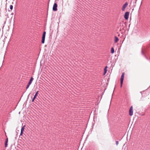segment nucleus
Instances as JSON below:
<instances>
[{
  "label": "nucleus",
  "mask_w": 150,
  "mask_h": 150,
  "mask_svg": "<svg viewBox=\"0 0 150 150\" xmlns=\"http://www.w3.org/2000/svg\"><path fill=\"white\" fill-rule=\"evenodd\" d=\"M145 58L146 59H147V57L146 56H145Z\"/></svg>",
  "instance_id": "20"
},
{
  "label": "nucleus",
  "mask_w": 150,
  "mask_h": 150,
  "mask_svg": "<svg viewBox=\"0 0 150 150\" xmlns=\"http://www.w3.org/2000/svg\"><path fill=\"white\" fill-rule=\"evenodd\" d=\"M25 127V125L24 126L22 127V128L21 129V131L23 132L24 130V127Z\"/></svg>",
  "instance_id": "13"
},
{
  "label": "nucleus",
  "mask_w": 150,
  "mask_h": 150,
  "mask_svg": "<svg viewBox=\"0 0 150 150\" xmlns=\"http://www.w3.org/2000/svg\"><path fill=\"white\" fill-rule=\"evenodd\" d=\"M38 91L35 94L34 97L33 98H35L37 96V95H38Z\"/></svg>",
  "instance_id": "12"
},
{
  "label": "nucleus",
  "mask_w": 150,
  "mask_h": 150,
  "mask_svg": "<svg viewBox=\"0 0 150 150\" xmlns=\"http://www.w3.org/2000/svg\"><path fill=\"white\" fill-rule=\"evenodd\" d=\"M119 40L117 36L115 37V40L114 42L115 43L117 42Z\"/></svg>",
  "instance_id": "8"
},
{
  "label": "nucleus",
  "mask_w": 150,
  "mask_h": 150,
  "mask_svg": "<svg viewBox=\"0 0 150 150\" xmlns=\"http://www.w3.org/2000/svg\"><path fill=\"white\" fill-rule=\"evenodd\" d=\"M116 145H117L118 144V142L117 141H116Z\"/></svg>",
  "instance_id": "17"
},
{
  "label": "nucleus",
  "mask_w": 150,
  "mask_h": 150,
  "mask_svg": "<svg viewBox=\"0 0 150 150\" xmlns=\"http://www.w3.org/2000/svg\"><path fill=\"white\" fill-rule=\"evenodd\" d=\"M33 77H31L29 82L28 83L29 84H31L33 81Z\"/></svg>",
  "instance_id": "9"
},
{
  "label": "nucleus",
  "mask_w": 150,
  "mask_h": 150,
  "mask_svg": "<svg viewBox=\"0 0 150 150\" xmlns=\"http://www.w3.org/2000/svg\"><path fill=\"white\" fill-rule=\"evenodd\" d=\"M114 52V50L113 47H112L111 50V52L112 54H113Z\"/></svg>",
  "instance_id": "11"
},
{
  "label": "nucleus",
  "mask_w": 150,
  "mask_h": 150,
  "mask_svg": "<svg viewBox=\"0 0 150 150\" xmlns=\"http://www.w3.org/2000/svg\"><path fill=\"white\" fill-rule=\"evenodd\" d=\"M108 68V67L107 66H106L105 68V69H104V75H105L107 72V68Z\"/></svg>",
  "instance_id": "10"
},
{
  "label": "nucleus",
  "mask_w": 150,
  "mask_h": 150,
  "mask_svg": "<svg viewBox=\"0 0 150 150\" xmlns=\"http://www.w3.org/2000/svg\"><path fill=\"white\" fill-rule=\"evenodd\" d=\"M128 4L127 2H126L123 5L122 9V11H124L125 10V9L127 6L128 5Z\"/></svg>",
  "instance_id": "6"
},
{
  "label": "nucleus",
  "mask_w": 150,
  "mask_h": 150,
  "mask_svg": "<svg viewBox=\"0 0 150 150\" xmlns=\"http://www.w3.org/2000/svg\"><path fill=\"white\" fill-rule=\"evenodd\" d=\"M129 14V13L128 12H127L125 13L124 15V18L126 20H127L128 19Z\"/></svg>",
  "instance_id": "4"
},
{
  "label": "nucleus",
  "mask_w": 150,
  "mask_h": 150,
  "mask_svg": "<svg viewBox=\"0 0 150 150\" xmlns=\"http://www.w3.org/2000/svg\"><path fill=\"white\" fill-rule=\"evenodd\" d=\"M23 132L21 131V133H20V135L21 136V135H22V134H23Z\"/></svg>",
  "instance_id": "16"
},
{
  "label": "nucleus",
  "mask_w": 150,
  "mask_h": 150,
  "mask_svg": "<svg viewBox=\"0 0 150 150\" xmlns=\"http://www.w3.org/2000/svg\"><path fill=\"white\" fill-rule=\"evenodd\" d=\"M8 142V139L7 138L6 139L5 144V147H6L7 146V143Z\"/></svg>",
  "instance_id": "7"
},
{
  "label": "nucleus",
  "mask_w": 150,
  "mask_h": 150,
  "mask_svg": "<svg viewBox=\"0 0 150 150\" xmlns=\"http://www.w3.org/2000/svg\"><path fill=\"white\" fill-rule=\"evenodd\" d=\"M125 75V73H123L121 76L120 79V83H121V87H122V85L123 83V81L124 80V77Z\"/></svg>",
  "instance_id": "2"
},
{
  "label": "nucleus",
  "mask_w": 150,
  "mask_h": 150,
  "mask_svg": "<svg viewBox=\"0 0 150 150\" xmlns=\"http://www.w3.org/2000/svg\"><path fill=\"white\" fill-rule=\"evenodd\" d=\"M46 33L45 31H44L43 33L41 41L42 43V44L44 43L45 42Z\"/></svg>",
  "instance_id": "1"
},
{
  "label": "nucleus",
  "mask_w": 150,
  "mask_h": 150,
  "mask_svg": "<svg viewBox=\"0 0 150 150\" xmlns=\"http://www.w3.org/2000/svg\"><path fill=\"white\" fill-rule=\"evenodd\" d=\"M142 54L143 55L144 54L143 51L142 50Z\"/></svg>",
  "instance_id": "19"
},
{
  "label": "nucleus",
  "mask_w": 150,
  "mask_h": 150,
  "mask_svg": "<svg viewBox=\"0 0 150 150\" xmlns=\"http://www.w3.org/2000/svg\"><path fill=\"white\" fill-rule=\"evenodd\" d=\"M30 84L28 83V85L27 86L26 88V89H27L29 88V87L30 86Z\"/></svg>",
  "instance_id": "14"
},
{
  "label": "nucleus",
  "mask_w": 150,
  "mask_h": 150,
  "mask_svg": "<svg viewBox=\"0 0 150 150\" xmlns=\"http://www.w3.org/2000/svg\"><path fill=\"white\" fill-rule=\"evenodd\" d=\"M35 98H33V99L32 100V102H33L34 101V100L35 99Z\"/></svg>",
  "instance_id": "18"
},
{
  "label": "nucleus",
  "mask_w": 150,
  "mask_h": 150,
  "mask_svg": "<svg viewBox=\"0 0 150 150\" xmlns=\"http://www.w3.org/2000/svg\"><path fill=\"white\" fill-rule=\"evenodd\" d=\"M57 4L56 3H54L53 7V10L54 11L57 10Z\"/></svg>",
  "instance_id": "5"
},
{
  "label": "nucleus",
  "mask_w": 150,
  "mask_h": 150,
  "mask_svg": "<svg viewBox=\"0 0 150 150\" xmlns=\"http://www.w3.org/2000/svg\"><path fill=\"white\" fill-rule=\"evenodd\" d=\"M10 8L11 10H12L13 8V6L12 5L10 6Z\"/></svg>",
  "instance_id": "15"
},
{
  "label": "nucleus",
  "mask_w": 150,
  "mask_h": 150,
  "mask_svg": "<svg viewBox=\"0 0 150 150\" xmlns=\"http://www.w3.org/2000/svg\"><path fill=\"white\" fill-rule=\"evenodd\" d=\"M133 115V107L132 106L130 107V108L129 110V115L131 116L132 115Z\"/></svg>",
  "instance_id": "3"
}]
</instances>
